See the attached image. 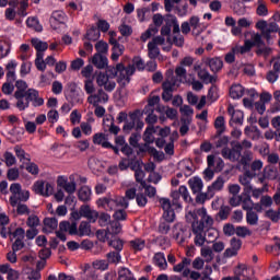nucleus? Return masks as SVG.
<instances>
[{"instance_id":"nucleus-35","label":"nucleus","mask_w":280,"mask_h":280,"mask_svg":"<svg viewBox=\"0 0 280 280\" xmlns=\"http://www.w3.org/2000/svg\"><path fill=\"white\" fill-rule=\"evenodd\" d=\"M100 36H102V34L100 33L97 26H91L85 34L86 40H91L92 43L100 40Z\"/></svg>"},{"instance_id":"nucleus-19","label":"nucleus","mask_w":280,"mask_h":280,"mask_svg":"<svg viewBox=\"0 0 280 280\" xmlns=\"http://www.w3.org/2000/svg\"><path fill=\"white\" fill-rule=\"evenodd\" d=\"M82 218H86L89 222H97V218H100V212L97 210L91 209V206L83 205L80 207Z\"/></svg>"},{"instance_id":"nucleus-52","label":"nucleus","mask_w":280,"mask_h":280,"mask_svg":"<svg viewBox=\"0 0 280 280\" xmlns=\"http://www.w3.org/2000/svg\"><path fill=\"white\" fill-rule=\"evenodd\" d=\"M154 34H159V28L151 26L144 33L141 34L140 40H142V43H145L147 40H149V38H152Z\"/></svg>"},{"instance_id":"nucleus-43","label":"nucleus","mask_w":280,"mask_h":280,"mask_svg":"<svg viewBox=\"0 0 280 280\" xmlns=\"http://www.w3.org/2000/svg\"><path fill=\"white\" fill-rule=\"evenodd\" d=\"M161 56V49L159 46H155L151 42L148 43V57L150 60H156V58Z\"/></svg>"},{"instance_id":"nucleus-33","label":"nucleus","mask_w":280,"mask_h":280,"mask_svg":"<svg viewBox=\"0 0 280 280\" xmlns=\"http://www.w3.org/2000/svg\"><path fill=\"white\" fill-rule=\"evenodd\" d=\"M188 185L192 194H200V191H202V179H200V177L189 179Z\"/></svg>"},{"instance_id":"nucleus-36","label":"nucleus","mask_w":280,"mask_h":280,"mask_svg":"<svg viewBox=\"0 0 280 280\" xmlns=\"http://www.w3.org/2000/svg\"><path fill=\"white\" fill-rule=\"evenodd\" d=\"M154 132H156V129H154V126H149L145 128L143 133V141L145 142V145H150V143H154Z\"/></svg>"},{"instance_id":"nucleus-4","label":"nucleus","mask_w":280,"mask_h":280,"mask_svg":"<svg viewBox=\"0 0 280 280\" xmlns=\"http://www.w3.org/2000/svg\"><path fill=\"white\" fill-rule=\"evenodd\" d=\"M97 207L104 209L105 211H115L113 214L114 221L124 222L128 220V213L125 209H128V199L121 196H106L100 198L96 201Z\"/></svg>"},{"instance_id":"nucleus-7","label":"nucleus","mask_w":280,"mask_h":280,"mask_svg":"<svg viewBox=\"0 0 280 280\" xmlns=\"http://www.w3.org/2000/svg\"><path fill=\"white\" fill-rule=\"evenodd\" d=\"M180 196L185 202H191V196H189L187 186H179L178 190H173L171 192V207H173V209H183V203H180Z\"/></svg>"},{"instance_id":"nucleus-8","label":"nucleus","mask_w":280,"mask_h":280,"mask_svg":"<svg viewBox=\"0 0 280 280\" xmlns=\"http://www.w3.org/2000/svg\"><path fill=\"white\" fill-rule=\"evenodd\" d=\"M160 207L163 209V219L165 222L172 223L176 220V208L172 206V200L170 198L161 197L159 198Z\"/></svg>"},{"instance_id":"nucleus-64","label":"nucleus","mask_w":280,"mask_h":280,"mask_svg":"<svg viewBox=\"0 0 280 280\" xmlns=\"http://www.w3.org/2000/svg\"><path fill=\"white\" fill-rule=\"evenodd\" d=\"M96 54H108V43L100 40L95 44Z\"/></svg>"},{"instance_id":"nucleus-28","label":"nucleus","mask_w":280,"mask_h":280,"mask_svg":"<svg viewBox=\"0 0 280 280\" xmlns=\"http://www.w3.org/2000/svg\"><path fill=\"white\" fill-rule=\"evenodd\" d=\"M241 205L244 211L253 210L254 202H253V199H250V192H246V191L242 192Z\"/></svg>"},{"instance_id":"nucleus-38","label":"nucleus","mask_w":280,"mask_h":280,"mask_svg":"<svg viewBox=\"0 0 280 280\" xmlns=\"http://www.w3.org/2000/svg\"><path fill=\"white\" fill-rule=\"evenodd\" d=\"M78 198L81 202H89L91 200V187L82 186L78 191Z\"/></svg>"},{"instance_id":"nucleus-42","label":"nucleus","mask_w":280,"mask_h":280,"mask_svg":"<svg viewBox=\"0 0 280 280\" xmlns=\"http://www.w3.org/2000/svg\"><path fill=\"white\" fill-rule=\"evenodd\" d=\"M14 152H15V156H18L21 163H25V161L30 163V161H32V159L30 158V154H27L25 150H23V148H21L20 145L14 147Z\"/></svg>"},{"instance_id":"nucleus-46","label":"nucleus","mask_w":280,"mask_h":280,"mask_svg":"<svg viewBox=\"0 0 280 280\" xmlns=\"http://www.w3.org/2000/svg\"><path fill=\"white\" fill-rule=\"evenodd\" d=\"M256 14L257 16H268V4L265 0H257Z\"/></svg>"},{"instance_id":"nucleus-51","label":"nucleus","mask_w":280,"mask_h":280,"mask_svg":"<svg viewBox=\"0 0 280 280\" xmlns=\"http://www.w3.org/2000/svg\"><path fill=\"white\" fill-rule=\"evenodd\" d=\"M249 167H250L249 170L250 174H255V176H258L259 172H261L264 167V162H261V160H256L249 164Z\"/></svg>"},{"instance_id":"nucleus-48","label":"nucleus","mask_w":280,"mask_h":280,"mask_svg":"<svg viewBox=\"0 0 280 280\" xmlns=\"http://www.w3.org/2000/svg\"><path fill=\"white\" fill-rule=\"evenodd\" d=\"M229 215H231V207L221 206L215 218L217 220H229Z\"/></svg>"},{"instance_id":"nucleus-31","label":"nucleus","mask_w":280,"mask_h":280,"mask_svg":"<svg viewBox=\"0 0 280 280\" xmlns=\"http://www.w3.org/2000/svg\"><path fill=\"white\" fill-rule=\"evenodd\" d=\"M188 23L192 30V34H195L196 36H200V34L202 33V31H200V18L198 15H192L190 16Z\"/></svg>"},{"instance_id":"nucleus-24","label":"nucleus","mask_w":280,"mask_h":280,"mask_svg":"<svg viewBox=\"0 0 280 280\" xmlns=\"http://www.w3.org/2000/svg\"><path fill=\"white\" fill-rule=\"evenodd\" d=\"M92 65L96 69H106L108 67V58L102 54H95L92 58Z\"/></svg>"},{"instance_id":"nucleus-37","label":"nucleus","mask_w":280,"mask_h":280,"mask_svg":"<svg viewBox=\"0 0 280 280\" xmlns=\"http://www.w3.org/2000/svg\"><path fill=\"white\" fill-rule=\"evenodd\" d=\"M118 280H137V278H135V273L130 269L120 267L118 269Z\"/></svg>"},{"instance_id":"nucleus-56","label":"nucleus","mask_w":280,"mask_h":280,"mask_svg":"<svg viewBox=\"0 0 280 280\" xmlns=\"http://www.w3.org/2000/svg\"><path fill=\"white\" fill-rule=\"evenodd\" d=\"M27 27H31L32 30H35L36 32H43V26L38 22V19L36 18H28L26 20Z\"/></svg>"},{"instance_id":"nucleus-32","label":"nucleus","mask_w":280,"mask_h":280,"mask_svg":"<svg viewBox=\"0 0 280 280\" xmlns=\"http://www.w3.org/2000/svg\"><path fill=\"white\" fill-rule=\"evenodd\" d=\"M32 45L34 46V48L36 49V54H45L44 51H47V49H49V44H47V42H43L38 38H33L31 40Z\"/></svg>"},{"instance_id":"nucleus-20","label":"nucleus","mask_w":280,"mask_h":280,"mask_svg":"<svg viewBox=\"0 0 280 280\" xmlns=\"http://www.w3.org/2000/svg\"><path fill=\"white\" fill-rule=\"evenodd\" d=\"M228 113L231 116V121L237 124L238 126H242V124H244V112L235 109L233 105H229Z\"/></svg>"},{"instance_id":"nucleus-16","label":"nucleus","mask_w":280,"mask_h":280,"mask_svg":"<svg viewBox=\"0 0 280 280\" xmlns=\"http://www.w3.org/2000/svg\"><path fill=\"white\" fill-rule=\"evenodd\" d=\"M139 115H141V110L139 109L129 113V118L125 120V125L122 127V132H125V135H130V132L135 130L137 126V117H139Z\"/></svg>"},{"instance_id":"nucleus-12","label":"nucleus","mask_w":280,"mask_h":280,"mask_svg":"<svg viewBox=\"0 0 280 280\" xmlns=\"http://www.w3.org/2000/svg\"><path fill=\"white\" fill-rule=\"evenodd\" d=\"M12 237L15 240L12 244V250H14V253L23 250V248H25V230L23 228H16L12 233Z\"/></svg>"},{"instance_id":"nucleus-3","label":"nucleus","mask_w":280,"mask_h":280,"mask_svg":"<svg viewBox=\"0 0 280 280\" xmlns=\"http://www.w3.org/2000/svg\"><path fill=\"white\" fill-rule=\"evenodd\" d=\"M16 91L13 94V97L16 100V108L21 112L30 108V103L36 108L45 104V100L40 97V94L35 89H27V82L23 80H18L15 82Z\"/></svg>"},{"instance_id":"nucleus-50","label":"nucleus","mask_w":280,"mask_h":280,"mask_svg":"<svg viewBox=\"0 0 280 280\" xmlns=\"http://www.w3.org/2000/svg\"><path fill=\"white\" fill-rule=\"evenodd\" d=\"M201 257H203L205 261H207V264H209L210 261H213V249H211V247L206 246V247H201Z\"/></svg>"},{"instance_id":"nucleus-25","label":"nucleus","mask_w":280,"mask_h":280,"mask_svg":"<svg viewBox=\"0 0 280 280\" xmlns=\"http://www.w3.org/2000/svg\"><path fill=\"white\" fill-rule=\"evenodd\" d=\"M208 66L212 73H218L219 71H222V67H224V61H222L220 57L210 58L208 59Z\"/></svg>"},{"instance_id":"nucleus-13","label":"nucleus","mask_w":280,"mask_h":280,"mask_svg":"<svg viewBox=\"0 0 280 280\" xmlns=\"http://www.w3.org/2000/svg\"><path fill=\"white\" fill-rule=\"evenodd\" d=\"M67 22V13L62 10L54 11L50 15L49 23L52 30H60V25Z\"/></svg>"},{"instance_id":"nucleus-41","label":"nucleus","mask_w":280,"mask_h":280,"mask_svg":"<svg viewBox=\"0 0 280 280\" xmlns=\"http://www.w3.org/2000/svg\"><path fill=\"white\" fill-rule=\"evenodd\" d=\"M214 128L218 135H223L226 131V121L224 120V116H219L214 120Z\"/></svg>"},{"instance_id":"nucleus-63","label":"nucleus","mask_w":280,"mask_h":280,"mask_svg":"<svg viewBox=\"0 0 280 280\" xmlns=\"http://www.w3.org/2000/svg\"><path fill=\"white\" fill-rule=\"evenodd\" d=\"M108 260L105 259L94 260L92 262V266L95 268V270H108Z\"/></svg>"},{"instance_id":"nucleus-53","label":"nucleus","mask_w":280,"mask_h":280,"mask_svg":"<svg viewBox=\"0 0 280 280\" xmlns=\"http://www.w3.org/2000/svg\"><path fill=\"white\" fill-rule=\"evenodd\" d=\"M91 235V223L82 221L79 225V236Z\"/></svg>"},{"instance_id":"nucleus-22","label":"nucleus","mask_w":280,"mask_h":280,"mask_svg":"<svg viewBox=\"0 0 280 280\" xmlns=\"http://www.w3.org/2000/svg\"><path fill=\"white\" fill-rule=\"evenodd\" d=\"M16 67H19V63L14 60L7 63V82H16Z\"/></svg>"},{"instance_id":"nucleus-26","label":"nucleus","mask_w":280,"mask_h":280,"mask_svg":"<svg viewBox=\"0 0 280 280\" xmlns=\"http://www.w3.org/2000/svg\"><path fill=\"white\" fill-rule=\"evenodd\" d=\"M153 264L160 270H165L167 268V259H165V254L162 253V252H159V253L154 254Z\"/></svg>"},{"instance_id":"nucleus-6","label":"nucleus","mask_w":280,"mask_h":280,"mask_svg":"<svg viewBox=\"0 0 280 280\" xmlns=\"http://www.w3.org/2000/svg\"><path fill=\"white\" fill-rule=\"evenodd\" d=\"M117 70H118V74H117V82L119 84V86H121V89H126L127 84H130V78H132V75H135V71H137V69L135 68V66L128 65L127 67L124 66V63H117Z\"/></svg>"},{"instance_id":"nucleus-2","label":"nucleus","mask_w":280,"mask_h":280,"mask_svg":"<svg viewBox=\"0 0 280 280\" xmlns=\"http://www.w3.org/2000/svg\"><path fill=\"white\" fill-rule=\"evenodd\" d=\"M253 142L250 140L232 141L231 148L224 147L221 150V156L231 163H240L243 166V170L250 167L253 163Z\"/></svg>"},{"instance_id":"nucleus-30","label":"nucleus","mask_w":280,"mask_h":280,"mask_svg":"<svg viewBox=\"0 0 280 280\" xmlns=\"http://www.w3.org/2000/svg\"><path fill=\"white\" fill-rule=\"evenodd\" d=\"M142 115H145L147 117L144 118L145 124L149 126H154L159 121V116L154 114V109H143Z\"/></svg>"},{"instance_id":"nucleus-61","label":"nucleus","mask_w":280,"mask_h":280,"mask_svg":"<svg viewBox=\"0 0 280 280\" xmlns=\"http://www.w3.org/2000/svg\"><path fill=\"white\" fill-rule=\"evenodd\" d=\"M9 54H10V44L5 40H0V60H3V58H7Z\"/></svg>"},{"instance_id":"nucleus-5","label":"nucleus","mask_w":280,"mask_h":280,"mask_svg":"<svg viewBox=\"0 0 280 280\" xmlns=\"http://www.w3.org/2000/svg\"><path fill=\"white\" fill-rule=\"evenodd\" d=\"M11 196L9 202L11 207H16L19 202H27L30 200V190H23L20 183H13L9 188Z\"/></svg>"},{"instance_id":"nucleus-15","label":"nucleus","mask_w":280,"mask_h":280,"mask_svg":"<svg viewBox=\"0 0 280 280\" xmlns=\"http://www.w3.org/2000/svg\"><path fill=\"white\" fill-rule=\"evenodd\" d=\"M93 143L95 145H102V148L113 150L114 154H119V148L108 142V138L104 133H95L93 136Z\"/></svg>"},{"instance_id":"nucleus-55","label":"nucleus","mask_w":280,"mask_h":280,"mask_svg":"<svg viewBox=\"0 0 280 280\" xmlns=\"http://www.w3.org/2000/svg\"><path fill=\"white\" fill-rule=\"evenodd\" d=\"M107 231L112 235H119V233H121V223H119V221H112Z\"/></svg>"},{"instance_id":"nucleus-23","label":"nucleus","mask_w":280,"mask_h":280,"mask_svg":"<svg viewBox=\"0 0 280 280\" xmlns=\"http://www.w3.org/2000/svg\"><path fill=\"white\" fill-rule=\"evenodd\" d=\"M197 75L205 84H215L218 82V75H211L207 69L199 70Z\"/></svg>"},{"instance_id":"nucleus-1","label":"nucleus","mask_w":280,"mask_h":280,"mask_svg":"<svg viewBox=\"0 0 280 280\" xmlns=\"http://www.w3.org/2000/svg\"><path fill=\"white\" fill-rule=\"evenodd\" d=\"M186 220L191 224L195 246L202 248L206 242L213 244L218 240V230L213 228L215 220L207 212V208L202 207L189 211L186 214Z\"/></svg>"},{"instance_id":"nucleus-10","label":"nucleus","mask_w":280,"mask_h":280,"mask_svg":"<svg viewBox=\"0 0 280 280\" xmlns=\"http://www.w3.org/2000/svg\"><path fill=\"white\" fill-rule=\"evenodd\" d=\"M96 84L103 86L107 93H113L117 86V83L110 75L102 72L96 77Z\"/></svg>"},{"instance_id":"nucleus-49","label":"nucleus","mask_w":280,"mask_h":280,"mask_svg":"<svg viewBox=\"0 0 280 280\" xmlns=\"http://www.w3.org/2000/svg\"><path fill=\"white\" fill-rule=\"evenodd\" d=\"M232 9L234 14H237V16H244V14H246V7L237 0L233 2Z\"/></svg>"},{"instance_id":"nucleus-29","label":"nucleus","mask_w":280,"mask_h":280,"mask_svg":"<svg viewBox=\"0 0 280 280\" xmlns=\"http://www.w3.org/2000/svg\"><path fill=\"white\" fill-rule=\"evenodd\" d=\"M58 229V219L56 218H45L44 219V231L46 233H52Z\"/></svg>"},{"instance_id":"nucleus-21","label":"nucleus","mask_w":280,"mask_h":280,"mask_svg":"<svg viewBox=\"0 0 280 280\" xmlns=\"http://www.w3.org/2000/svg\"><path fill=\"white\" fill-rule=\"evenodd\" d=\"M240 248H242V240L233 237L231 240V247L226 248L224 252V257H235Z\"/></svg>"},{"instance_id":"nucleus-45","label":"nucleus","mask_w":280,"mask_h":280,"mask_svg":"<svg viewBox=\"0 0 280 280\" xmlns=\"http://www.w3.org/2000/svg\"><path fill=\"white\" fill-rule=\"evenodd\" d=\"M43 58H45L44 52L36 54L35 67L37 71H45V69H47V62Z\"/></svg>"},{"instance_id":"nucleus-18","label":"nucleus","mask_w":280,"mask_h":280,"mask_svg":"<svg viewBox=\"0 0 280 280\" xmlns=\"http://www.w3.org/2000/svg\"><path fill=\"white\" fill-rule=\"evenodd\" d=\"M253 178H255V174L250 173V171H246L238 178L241 185L244 187L243 191H246V194H250V191H253V185L250 184Z\"/></svg>"},{"instance_id":"nucleus-62","label":"nucleus","mask_w":280,"mask_h":280,"mask_svg":"<svg viewBox=\"0 0 280 280\" xmlns=\"http://www.w3.org/2000/svg\"><path fill=\"white\" fill-rule=\"evenodd\" d=\"M271 126L276 129V141H280V116L273 117L271 119Z\"/></svg>"},{"instance_id":"nucleus-57","label":"nucleus","mask_w":280,"mask_h":280,"mask_svg":"<svg viewBox=\"0 0 280 280\" xmlns=\"http://www.w3.org/2000/svg\"><path fill=\"white\" fill-rule=\"evenodd\" d=\"M253 49V44L250 40L246 39L243 46H235L234 51L237 54H248Z\"/></svg>"},{"instance_id":"nucleus-27","label":"nucleus","mask_w":280,"mask_h":280,"mask_svg":"<svg viewBox=\"0 0 280 280\" xmlns=\"http://www.w3.org/2000/svg\"><path fill=\"white\" fill-rule=\"evenodd\" d=\"M224 178L219 176L211 186L208 187V191H210L209 196H215V191H222L224 189Z\"/></svg>"},{"instance_id":"nucleus-14","label":"nucleus","mask_w":280,"mask_h":280,"mask_svg":"<svg viewBox=\"0 0 280 280\" xmlns=\"http://www.w3.org/2000/svg\"><path fill=\"white\" fill-rule=\"evenodd\" d=\"M108 94L104 91V89H98L96 93L91 94L88 97L89 104L92 106H100V104H107L108 103Z\"/></svg>"},{"instance_id":"nucleus-34","label":"nucleus","mask_w":280,"mask_h":280,"mask_svg":"<svg viewBox=\"0 0 280 280\" xmlns=\"http://www.w3.org/2000/svg\"><path fill=\"white\" fill-rule=\"evenodd\" d=\"M176 86V78H174V73L171 72V75H167L165 81L162 83V91H173Z\"/></svg>"},{"instance_id":"nucleus-39","label":"nucleus","mask_w":280,"mask_h":280,"mask_svg":"<svg viewBox=\"0 0 280 280\" xmlns=\"http://www.w3.org/2000/svg\"><path fill=\"white\" fill-rule=\"evenodd\" d=\"M230 96L232 100H240V97L244 96V86L241 84H234L230 89Z\"/></svg>"},{"instance_id":"nucleus-47","label":"nucleus","mask_w":280,"mask_h":280,"mask_svg":"<svg viewBox=\"0 0 280 280\" xmlns=\"http://www.w3.org/2000/svg\"><path fill=\"white\" fill-rule=\"evenodd\" d=\"M107 264H117L121 262V254L120 252H109L106 254Z\"/></svg>"},{"instance_id":"nucleus-11","label":"nucleus","mask_w":280,"mask_h":280,"mask_svg":"<svg viewBox=\"0 0 280 280\" xmlns=\"http://www.w3.org/2000/svg\"><path fill=\"white\" fill-rule=\"evenodd\" d=\"M32 190L34 194H37V196H44L49 197L54 194V185L46 183L44 180H37L34 183Z\"/></svg>"},{"instance_id":"nucleus-59","label":"nucleus","mask_w":280,"mask_h":280,"mask_svg":"<svg viewBox=\"0 0 280 280\" xmlns=\"http://www.w3.org/2000/svg\"><path fill=\"white\" fill-rule=\"evenodd\" d=\"M130 66L135 67V69H138V71L145 70V61H143L142 58L139 56L133 57L132 63H130Z\"/></svg>"},{"instance_id":"nucleus-17","label":"nucleus","mask_w":280,"mask_h":280,"mask_svg":"<svg viewBox=\"0 0 280 280\" xmlns=\"http://www.w3.org/2000/svg\"><path fill=\"white\" fill-rule=\"evenodd\" d=\"M189 266H191V258L184 257L179 264L173 266V272H182V277L187 279L191 272Z\"/></svg>"},{"instance_id":"nucleus-9","label":"nucleus","mask_w":280,"mask_h":280,"mask_svg":"<svg viewBox=\"0 0 280 280\" xmlns=\"http://www.w3.org/2000/svg\"><path fill=\"white\" fill-rule=\"evenodd\" d=\"M264 36L261 33H256L252 36V47H257L256 55L257 56H270L272 51L269 47H266V43L264 42Z\"/></svg>"},{"instance_id":"nucleus-54","label":"nucleus","mask_w":280,"mask_h":280,"mask_svg":"<svg viewBox=\"0 0 280 280\" xmlns=\"http://www.w3.org/2000/svg\"><path fill=\"white\" fill-rule=\"evenodd\" d=\"M126 47H124V45L120 44V46H116L112 48V60L114 62H117V60H119L120 56H124V51H125Z\"/></svg>"},{"instance_id":"nucleus-44","label":"nucleus","mask_w":280,"mask_h":280,"mask_svg":"<svg viewBox=\"0 0 280 280\" xmlns=\"http://www.w3.org/2000/svg\"><path fill=\"white\" fill-rule=\"evenodd\" d=\"M129 246L132 248V250H135V253H139L145 248V240L135 238L129 242Z\"/></svg>"},{"instance_id":"nucleus-40","label":"nucleus","mask_w":280,"mask_h":280,"mask_svg":"<svg viewBox=\"0 0 280 280\" xmlns=\"http://www.w3.org/2000/svg\"><path fill=\"white\" fill-rule=\"evenodd\" d=\"M246 222L249 226H257L259 224V214L252 210H247L246 212Z\"/></svg>"},{"instance_id":"nucleus-58","label":"nucleus","mask_w":280,"mask_h":280,"mask_svg":"<svg viewBox=\"0 0 280 280\" xmlns=\"http://www.w3.org/2000/svg\"><path fill=\"white\" fill-rule=\"evenodd\" d=\"M248 267H246V265L244 264H240L237 265V270L240 271H235L234 277H224L221 280H241L240 277H242V275H244V270H247Z\"/></svg>"},{"instance_id":"nucleus-60","label":"nucleus","mask_w":280,"mask_h":280,"mask_svg":"<svg viewBox=\"0 0 280 280\" xmlns=\"http://www.w3.org/2000/svg\"><path fill=\"white\" fill-rule=\"evenodd\" d=\"M97 220H98L100 226H108V224H110V222H113V221H110V214H108L106 212L98 213Z\"/></svg>"}]
</instances>
